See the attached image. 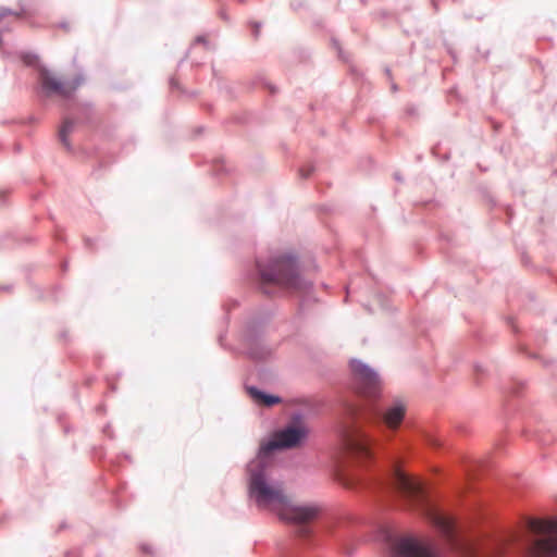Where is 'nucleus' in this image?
<instances>
[{"instance_id": "f257e3e1", "label": "nucleus", "mask_w": 557, "mask_h": 557, "mask_svg": "<svg viewBox=\"0 0 557 557\" xmlns=\"http://www.w3.org/2000/svg\"><path fill=\"white\" fill-rule=\"evenodd\" d=\"M267 466L268 460L258 456L248 465L250 497L260 508L275 512L281 520L299 525V534L306 536L309 533L306 524L318 517L319 508L293 504L283 485L269 479Z\"/></svg>"}, {"instance_id": "f03ea898", "label": "nucleus", "mask_w": 557, "mask_h": 557, "mask_svg": "<svg viewBox=\"0 0 557 557\" xmlns=\"http://www.w3.org/2000/svg\"><path fill=\"white\" fill-rule=\"evenodd\" d=\"M261 282L282 288L301 290L305 288L295 260L290 256L275 258L269 265H259Z\"/></svg>"}, {"instance_id": "7ed1b4c3", "label": "nucleus", "mask_w": 557, "mask_h": 557, "mask_svg": "<svg viewBox=\"0 0 557 557\" xmlns=\"http://www.w3.org/2000/svg\"><path fill=\"white\" fill-rule=\"evenodd\" d=\"M534 535L529 546L532 557H557V521L531 519L528 523Z\"/></svg>"}, {"instance_id": "20e7f679", "label": "nucleus", "mask_w": 557, "mask_h": 557, "mask_svg": "<svg viewBox=\"0 0 557 557\" xmlns=\"http://www.w3.org/2000/svg\"><path fill=\"white\" fill-rule=\"evenodd\" d=\"M373 440L361 428L349 426L343 436L345 455L356 466H367L374 457Z\"/></svg>"}, {"instance_id": "39448f33", "label": "nucleus", "mask_w": 557, "mask_h": 557, "mask_svg": "<svg viewBox=\"0 0 557 557\" xmlns=\"http://www.w3.org/2000/svg\"><path fill=\"white\" fill-rule=\"evenodd\" d=\"M425 516L442 532L454 552L463 557H480L474 544L456 536L451 518L430 506L425 509Z\"/></svg>"}, {"instance_id": "423d86ee", "label": "nucleus", "mask_w": 557, "mask_h": 557, "mask_svg": "<svg viewBox=\"0 0 557 557\" xmlns=\"http://www.w3.org/2000/svg\"><path fill=\"white\" fill-rule=\"evenodd\" d=\"M307 436V430L302 425H289L275 433L273 440L261 445L258 457L269 461L270 455L275 449L297 447Z\"/></svg>"}, {"instance_id": "0eeeda50", "label": "nucleus", "mask_w": 557, "mask_h": 557, "mask_svg": "<svg viewBox=\"0 0 557 557\" xmlns=\"http://www.w3.org/2000/svg\"><path fill=\"white\" fill-rule=\"evenodd\" d=\"M356 391L363 397L376 398L381 394L382 385L379 375L360 361L351 362Z\"/></svg>"}, {"instance_id": "6e6552de", "label": "nucleus", "mask_w": 557, "mask_h": 557, "mask_svg": "<svg viewBox=\"0 0 557 557\" xmlns=\"http://www.w3.org/2000/svg\"><path fill=\"white\" fill-rule=\"evenodd\" d=\"M392 549L398 557H440L429 542L414 536H403L395 540Z\"/></svg>"}, {"instance_id": "1a4fd4ad", "label": "nucleus", "mask_w": 557, "mask_h": 557, "mask_svg": "<svg viewBox=\"0 0 557 557\" xmlns=\"http://www.w3.org/2000/svg\"><path fill=\"white\" fill-rule=\"evenodd\" d=\"M406 405L404 403L396 401L381 411L380 421L386 426L387 430L395 432L401 425L406 416Z\"/></svg>"}, {"instance_id": "9d476101", "label": "nucleus", "mask_w": 557, "mask_h": 557, "mask_svg": "<svg viewBox=\"0 0 557 557\" xmlns=\"http://www.w3.org/2000/svg\"><path fill=\"white\" fill-rule=\"evenodd\" d=\"M40 82H41L42 88L47 92L60 95L62 97H69L79 84V83H76L75 85L64 84L61 81H59L57 77H54L52 74H50L48 71H42L40 73Z\"/></svg>"}, {"instance_id": "9b49d317", "label": "nucleus", "mask_w": 557, "mask_h": 557, "mask_svg": "<svg viewBox=\"0 0 557 557\" xmlns=\"http://www.w3.org/2000/svg\"><path fill=\"white\" fill-rule=\"evenodd\" d=\"M393 480L395 487L409 497H418L422 493L420 483L399 469L395 470Z\"/></svg>"}, {"instance_id": "f8f14e48", "label": "nucleus", "mask_w": 557, "mask_h": 557, "mask_svg": "<svg viewBox=\"0 0 557 557\" xmlns=\"http://www.w3.org/2000/svg\"><path fill=\"white\" fill-rule=\"evenodd\" d=\"M248 393L251 398L259 405L271 407L273 405L280 404L281 398L273 395H267L263 392L257 389L256 387H249Z\"/></svg>"}, {"instance_id": "ddd939ff", "label": "nucleus", "mask_w": 557, "mask_h": 557, "mask_svg": "<svg viewBox=\"0 0 557 557\" xmlns=\"http://www.w3.org/2000/svg\"><path fill=\"white\" fill-rule=\"evenodd\" d=\"M74 129V123L71 120H65L62 126L59 129V138L60 141L66 147L70 148L69 136Z\"/></svg>"}, {"instance_id": "4468645a", "label": "nucleus", "mask_w": 557, "mask_h": 557, "mask_svg": "<svg viewBox=\"0 0 557 557\" xmlns=\"http://www.w3.org/2000/svg\"><path fill=\"white\" fill-rule=\"evenodd\" d=\"M358 407L354 406V405H348L346 407V412L347 414L350 417V418H354L357 413H358Z\"/></svg>"}, {"instance_id": "2eb2a0df", "label": "nucleus", "mask_w": 557, "mask_h": 557, "mask_svg": "<svg viewBox=\"0 0 557 557\" xmlns=\"http://www.w3.org/2000/svg\"><path fill=\"white\" fill-rule=\"evenodd\" d=\"M339 481H341V483H342L344 486H346V487H352V485H354L351 482H349V481H348L347 479H345V478H341V479H339Z\"/></svg>"}, {"instance_id": "dca6fc26", "label": "nucleus", "mask_w": 557, "mask_h": 557, "mask_svg": "<svg viewBox=\"0 0 557 557\" xmlns=\"http://www.w3.org/2000/svg\"><path fill=\"white\" fill-rule=\"evenodd\" d=\"M310 172H311V169H308L307 171H305L304 169L300 170V174L304 177H308L310 175Z\"/></svg>"}, {"instance_id": "f3484780", "label": "nucleus", "mask_w": 557, "mask_h": 557, "mask_svg": "<svg viewBox=\"0 0 557 557\" xmlns=\"http://www.w3.org/2000/svg\"><path fill=\"white\" fill-rule=\"evenodd\" d=\"M5 14H11V12H9V11L7 12V11H5V12L1 13V14H0V18H1V17H3Z\"/></svg>"}]
</instances>
